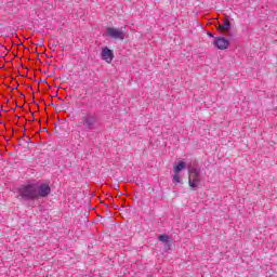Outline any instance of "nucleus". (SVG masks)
I'll return each mask as SVG.
<instances>
[{
  "label": "nucleus",
  "instance_id": "1",
  "mask_svg": "<svg viewBox=\"0 0 277 277\" xmlns=\"http://www.w3.org/2000/svg\"><path fill=\"white\" fill-rule=\"evenodd\" d=\"M17 198L22 200H38L37 184H28L17 189Z\"/></svg>",
  "mask_w": 277,
  "mask_h": 277
},
{
  "label": "nucleus",
  "instance_id": "2",
  "mask_svg": "<svg viewBox=\"0 0 277 277\" xmlns=\"http://www.w3.org/2000/svg\"><path fill=\"white\" fill-rule=\"evenodd\" d=\"M188 185L192 189L200 187V169L194 167L188 169Z\"/></svg>",
  "mask_w": 277,
  "mask_h": 277
},
{
  "label": "nucleus",
  "instance_id": "3",
  "mask_svg": "<svg viewBox=\"0 0 277 277\" xmlns=\"http://www.w3.org/2000/svg\"><path fill=\"white\" fill-rule=\"evenodd\" d=\"M96 122H97L96 115H94L92 113H85L81 117V124L88 131H92V130L96 129Z\"/></svg>",
  "mask_w": 277,
  "mask_h": 277
},
{
  "label": "nucleus",
  "instance_id": "4",
  "mask_svg": "<svg viewBox=\"0 0 277 277\" xmlns=\"http://www.w3.org/2000/svg\"><path fill=\"white\" fill-rule=\"evenodd\" d=\"M106 36L111 38V40H124L127 38V32L122 28L108 27L106 29Z\"/></svg>",
  "mask_w": 277,
  "mask_h": 277
},
{
  "label": "nucleus",
  "instance_id": "5",
  "mask_svg": "<svg viewBox=\"0 0 277 277\" xmlns=\"http://www.w3.org/2000/svg\"><path fill=\"white\" fill-rule=\"evenodd\" d=\"M213 44L220 51H226L230 47V41L225 37H214Z\"/></svg>",
  "mask_w": 277,
  "mask_h": 277
},
{
  "label": "nucleus",
  "instance_id": "6",
  "mask_svg": "<svg viewBox=\"0 0 277 277\" xmlns=\"http://www.w3.org/2000/svg\"><path fill=\"white\" fill-rule=\"evenodd\" d=\"M51 194V186L49 184H37V199L47 198Z\"/></svg>",
  "mask_w": 277,
  "mask_h": 277
},
{
  "label": "nucleus",
  "instance_id": "7",
  "mask_svg": "<svg viewBox=\"0 0 277 277\" xmlns=\"http://www.w3.org/2000/svg\"><path fill=\"white\" fill-rule=\"evenodd\" d=\"M101 58L106 62V64H111V62H114V51L108 47L103 48Z\"/></svg>",
  "mask_w": 277,
  "mask_h": 277
},
{
  "label": "nucleus",
  "instance_id": "8",
  "mask_svg": "<svg viewBox=\"0 0 277 277\" xmlns=\"http://www.w3.org/2000/svg\"><path fill=\"white\" fill-rule=\"evenodd\" d=\"M186 164L184 161L177 162L176 166L173 167L174 174H180L181 171L185 170Z\"/></svg>",
  "mask_w": 277,
  "mask_h": 277
},
{
  "label": "nucleus",
  "instance_id": "9",
  "mask_svg": "<svg viewBox=\"0 0 277 277\" xmlns=\"http://www.w3.org/2000/svg\"><path fill=\"white\" fill-rule=\"evenodd\" d=\"M159 241H162L163 243H168V241H170V236L168 235H160L158 237Z\"/></svg>",
  "mask_w": 277,
  "mask_h": 277
},
{
  "label": "nucleus",
  "instance_id": "10",
  "mask_svg": "<svg viewBox=\"0 0 277 277\" xmlns=\"http://www.w3.org/2000/svg\"><path fill=\"white\" fill-rule=\"evenodd\" d=\"M221 29H224V30L230 29V22H228V19H225L223 22V25L221 26Z\"/></svg>",
  "mask_w": 277,
  "mask_h": 277
},
{
  "label": "nucleus",
  "instance_id": "11",
  "mask_svg": "<svg viewBox=\"0 0 277 277\" xmlns=\"http://www.w3.org/2000/svg\"><path fill=\"white\" fill-rule=\"evenodd\" d=\"M173 183H175V185H179V183H181V176H179V173H174Z\"/></svg>",
  "mask_w": 277,
  "mask_h": 277
},
{
  "label": "nucleus",
  "instance_id": "12",
  "mask_svg": "<svg viewBox=\"0 0 277 277\" xmlns=\"http://www.w3.org/2000/svg\"><path fill=\"white\" fill-rule=\"evenodd\" d=\"M208 36H209V38H214L215 39V36H213V34H211V32H208Z\"/></svg>",
  "mask_w": 277,
  "mask_h": 277
}]
</instances>
